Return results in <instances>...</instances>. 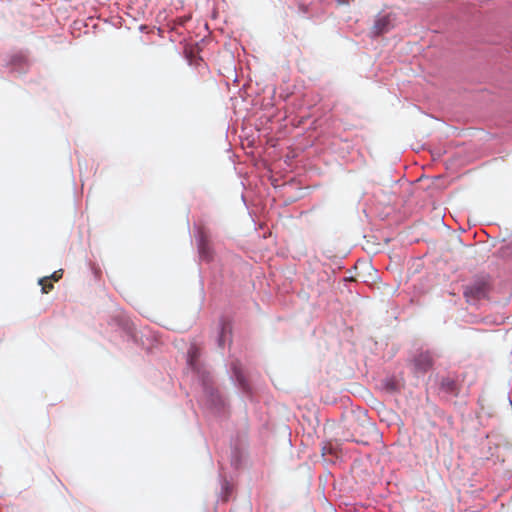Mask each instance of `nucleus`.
Masks as SVG:
<instances>
[{
  "label": "nucleus",
  "instance_id": "f257e3e1",
  "mask_svg": "<svg viewBox=\"0 0 512 512\" xmlns=\"http://www.w3.org/2000/svg\"><path fill=\"white\" fill-rule=\"evenodd\" d=\"M490 285L485 279H477L464 288V297L468 302H475L488 296Z\"/></svg>",
  "mask_w": 512,
  "mask_h": 512
},
{
  "label": "nucleus",
  "instance_id": "f03ea898",
  "mask_svg": "<svg viewBox=\"0 0 512 512\" xmlns=\"http://www.w3.org/2000/svg\"><path fill=\"white\" fill-rule=\"evenodd\" d=\"M412 363L415 373L424 374L432 368L433 356L428 351L420 352L414 357Z\"/></svg>",
  "mask_w": 512,
  "mask_h": 512
},
{
  "label": "nucleus",
  "instance_id": "7ed1b4c3",
  "mask_svg": "<svg viewBox=\"0 0 512 512\" xmlns=\"http://www.w3.org/2000/svg\"><path fill=\"white\" fill-rule=\"evenodd\" d=\"M392 26L393 24L390 14L379 15L375 19L371 32L374 36H379L381 34L387 33L392 28Z\"/></svg>",
  "mask_w": 512,
  "mask_h": 512
},
{
  "label": "nucleus",
  "instance_id": "20e7f679",
  "mask_svg": "<svg viewBox=\"0 0 512 512\" xmlns=\"http://www.w3.org/2000/svg\"><path fill=\"white\" fill-rule=\"evenodd\" d=\"M230 335L231 327L228 323H224L221 327V332L218 339L220 347H223L226 341H230Z\"/></svg>",
  "mask_w": 512,
  "mask_h": 512
},
{
  "label": "nucleus",
  "instance_id": "39448f33",
  "mask_svg": "<svg viewBox=\"0 0 512 512\" xmlns=\"http://www.w3.org/2000/svg\"><path fill=\"white\" fill-rule=\"evenodd\" d=\"M39 285L44 294L49 293L53 289V284L49 277H43L39 280Z\"/></svg>",
  "mask_w": 512,
  "mask_h": 512
},
{
  "label": "nucleus",
  "instance_id": "423d86ee",
  "mask_svg": "<svg viewBox=\"0 0 512 512\" xmlns=\"http://www.w3.org/2000/svg\"><path fill=\"white\" fill-rule=\"evenodd\" d=\"M442 387H444L447 391L453 392L455 388V382L450 379H444L442 381Z\"/></svg>",
  "mask_w": 512,
  "mask_h": 512
},
{
  "label": "nucleus",
  "instance_id": "0eeeda50",
  "mask_svg": "<svg viewBox=\"0 0 512 512\" xmlns=\"http://www.w3.org/2000/svg\"><path fill=\"white\" fill-rule=\"evenodd\" d=\"M234 371H235V376H236L238 382L244 389H246V384H245L243 375L240 373V371L236 367L234 368Z\"/></svg>",
  "mask_w": 512,
  "mask_h": 512
},
{
  "label": "nucleus",
  "instance_id": "6e6552de",
  "mask_svg": "<svg viewBox=\"0 0 512 512\" xmlns=\"http://www.w3.org/2000/svg\"><path fill=\"white\" fill-rule=\"evenodd\" d=\"M197 355V349L195 347H192L189 351V363L191 366L194 365V359Z\"/></svg>",
  "mask_w": 512,
  "mask_h": 512
},
{
  "label": "nucleus",
  "instance_id": "1a4fd4ad",
  "mask_svg": "<svg viewBox=\"0 0 512 512\" xmlns=\"http://www.w3.org/2000/svg\"><path fill=\"white\" fill-rule=\"evenodd\" d=\"M63 276V270L60 269V270H57L55 271L51 276H49L50 280H53V281H58L59 279H61Z\"/></svg>",
  "mask_w": 512,
  "mask_h": 512
}]
</instances>
